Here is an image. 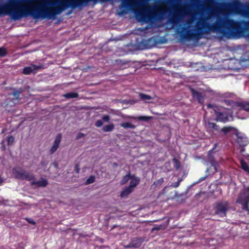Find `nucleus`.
Wrapping results in <instances>:
<instances>
[{
  "label": "nucleus",
  "instance_id": "f03ea898",
  "mask_svg": "<svg viewBox=\"0 0 249 249\" xmlns=\"http://www.w3.org/2000/svg\"><path fill=\"white\" fill-rule=\"evenodd\" d=\"M188 14V10L186 8H176L169 18V22L172 24H176L180 21L183 18Z\"/></svg>",
  "mask_w": 249,
  "mask_h": 249
},
{
  "label": "nucleus",
  "instance_id": "423d86ee",
  "mask_svg": "<svg viewBox=\"0 0 249 249\" xmlns=\"http://www.w3.org/2000/svg\"><path fill=\"white\" fill-rule=\"evenodd\" d=\"M227 210V205L226 203H217L214 208V213L221 217L225 216Z\"/></svg>",
  "mask_w": 249,
  "mask_h": 249
},
{
  "label": "nucleus",
  "instance_id": "b1692460",
  "mask_svg": "<svg viewBox=\"0 0 249 249\" xmlns=\"http://www.w3.org/2000/svg\"><path fill=\"white\" fill-rule=\"evenodd\" d=\"M132 176V175L130 174V172H128L127 175L124 176L122 180H121V184H126L128 180L130 179V177Z\"/></svg>",
  "mask_w": 249,
  "mask_h": 249
},
{
  "label": "nucleus",
  "instance_id": "ea45409f",
  "mask_svg": "<svg viewBox=\"0 0 249 249\" xmlns=\"http://www.w3.org/2000/svg\"><path fill=\"white\" fill-rule=\"evenodd\" d=\"M26 220L29 223H31L33 225H35L36 224V222L32 219H31V218H26Z\"/></svg>",
  "mask_w": 249,
  "mask_h": 249
},
{
  "label": "nucleus",
  "instance_id": "ddd939ff",
  "mask_svg": "<svg viewBox=\"0 0 249 249\" xmlns=\"http://www.w3.org/2000/svg\"><path fill=\"white\" fill-rule=\"evenodd\" d=\"M130 182L128 187L134 190V188L140 183V178L136 177L135 175H132L130 177Z\"/></svg>",
  "mask_w": 249,
  "mask_h": 249
},
{
  "label": "nucleus",
  "instance_id": "473e14b6",
  "mask_svg": "<svg viewBox=\"0 0 249 249\" xmlns=\"http://www.w3.org/2000/svg\"><path fill=\"white\" fill-rule=\"evenodd\" d=\"M207 196V193L205 192H200L197 194L196 196V198L197 199H199L201 198H203L204 197Z\"/></svg>",
  "mask_w": 249,
  "mask_h": 249
},
{
  "label": "nucleus",
  "instance_id": "a878e982",
  "mask_svg": "<svg viewBox=\"0 0 249 249\" xmlns=\"http://www.w3.org/2000/svg\"><path fill=\"white\" fill-rule=\"evenodd\" d=\"M233 127L231 126H224L221 130L220 129V132H223L225 134H227L231 131Z\"/></svg>",
  "mask_w": 249,
  "mask_h": 249
},
{
  "label": "nucleus",
  "instance_id": "4468645a",
  "mask_svg": "<svg viewBox=\"0 0 249 249\" xmlns=\"http://www.w3.org/2000/svg\"><path fill=\"white\" fill-rule=\"evenodd\" d=\"M31 184L32 186L36 185L38 187H45L48 184V181L45 178H41L39 180L32 181Z\"/></svg>",
  "mask_w": 249,
  "mask_h": 249
},
{
  "label": "nucleus",
  "instance_id": "9b49d317",
  "mask_svg": "<svg viewBox=\"0 0 249 249\" xmlns=\"http://www.w3.org/2000/svg\"><path fill=\"white\" fill-rule=\"evenodd\" d=\"M236 136V142L240 147H244L249 144V141L247 137L243 135H240L238 134H237Z\"/></svg>",
  "mask_w": 249,
  "mask_h": 249
},
{
  "label": "nucleus",
  "instance_id": "4c0bfd02",
  "mask_svg": "<svg viewBox=\"0 0 249 249\" xmlns=\"http://www.w3.org/2000/svg\"><path fill=\"white\" fill-rule=\"evenodd\" d=\"M85 136V134H84L83 133H79L76 135V136L75 137V139L78 140L80 139H81V138L84 137Z\"/></svg>",
  "mask_w": 249,
  "mask_h": 249
},
{
  "label": "nucleus",
  "instance_id": "cd10ccee",
  "mask_svg": "<svg viewBox=\"0 0 249 249\" xmlns=\"http://www.w3.org/2000/svg\"><path fill=\"white\" fill-rule=\"evenodd\" d=\"M95 180V177L94 175H91L89 176V177L87 179L85 184H89L93 183Z\"/></svg>",
  "mask_w": 249,
  "mask_h": 249
},
{
  "label": "nucleus",
  "instance_id": "72a5a7b5",
  "mask_svg": "<svg viewBox=\"0 0 249 249\" xmlns=\"http://www.w3.org/2000/svg\"><path fill=\"white\" fill-rule=\"evenodd\" d=\"M103 124V122L102 120H98L96 121L95 125L96 127H101Z\"/></svg>",
  "mask_w": 249,
  "mask_h": 249
},
{
  "label": "nucleus",
  "instance_id": "412c9836",
  "mask_svg": "<svg viewBox=\"0 0 249 249\" xmlns=\"http://www.w3.org/2000/svg\"><path fill=\"white\" fill-rule=\"evenodd\" d=\"M241 168L249 174V166L247 163L242 160L241 161Z\"/></svg>",
  "mask_w": 249,
  "mask_h": 249
},
{
  "label": "nucleus",
  "instance_id": "1a4fd4ad",
  "mask_svg": "<svg viewBox=\"0 0 249 249\" xmlns=\"http://www.w3.org/2000/svg\"><path fill=\"white\" fill-rule=\"evenodd\" d=\"M215 114L216 121L226 123L229 121V116L226 112L215 111Z\"/></svg>",
  "mask_w": 249,
  "mask_h": 249
},
{
  "label": "nucleus",
  "instance_id": "49530a36",
  "mask_svg": "<svg viewBox=\"0 0 249 249\" xmlns=\"http://www.w3.org/2000/svg\"><path fill=\"white\" fill-rule=\"evenodd\" d=\"M240 151H241V153H243L245 151V149L244 148H242L241 149Z\"/></svg>",
  "mask_w": 249,
  "mask_h": 249
},
{
  "label": "nucleus",
  "instance_id": "5701e85b",
  "mask_svg": "<svg viewBox=\"0 0 249 249\" xmlns=\"http://www.w3.org/2000/svg\"><path fill=\"white\" fill-rule=\"evenodd\" d=\"M164 182V179L162 178H161L158 180H156L154 182L153 184L152 185V187L155 186V187H159Z\"/></svg>",
  "mask_w": 249,
  "mask_h": 249
},
{
  "label": "nucleus",
  "instance_id": "de8ad7c7",
  "mask_svg": "<svg viewBox=\"0 0 249 249\" xmlns=\"http://www.w3.org/2000/svg\"><path fill=\"white\" fill-rule=\"evenodd\" d=\"M119 227V226H117V225H114V226H113V227L112 228V229H114V228H116V227Z\"/></svg>",
  "mask_w": 249,
  "mask_h": 249
},
{
  "label": "nucleus",
  "instance_id": "f8f14e48",
  "mask_svg": "<svg viewBox=\"0 0 249 249\" xmlns=\"http://www.w3.org/2000/svg\"><path fill=\"white\" fill-rule=\"evenodd\" d=\"M191 91L194 98L196 99L199 103L201 104H203L204 102V96L202 95L201 92L194 89H191Z\"/></svg>",
  "mask_w": 249,
  "mask_h": 249
},
{
  "label": "nucleus",
  "instance_id": "aec40b11",
  "mask_svg": "<svg viewBox=\"0 0 249 249\" xmlns=\"http://www.w3.org/2000/svg\"><path fill=\"white\" fill-rule=\"evenodd\" d=\"M79 95L76 92H69L64 95V96L67 99L77 98Z\"/></svg>",
  "mask_w": 249,
  "mask_h": 249
},
{
  "label": "nucleus",
  "instance_id": "c756f323",
  "mask_svg": "<svg viewBox=\"0 0 249 249\" xmlns=\"http://www.w3.org/2000/svg\"><path fill=\"white\" fill-rule=\"evenodd\" d=\"M14 141H15V138L13 136L11 135V136H8L7 139V145H12L13 144Z\"/></svg>",
  "mask_w": 249,
  "mask_h": 249
},
{
  "label": "nucleus",
  "instance_id": "6e6552de",
  "mask_svg": "<svg viewBox=\"0 0 249 249\" xmlns=\"http://www.w3.org/2000/svg\"><path fill=\"white\" fill-rule=\"evenodd\" d=\"M42 65H36L31 64L30 66L25 67L23 69V73L24 74H30L32 73L35 72L37 70L43 68Z\"/></svg>",
  "mask_w": 249,
  "mask_h": 249
},
{
  "label": "nucleus",
  "instance_id": "39448f33",
  "mask_svg": "<svg viewBox=\"0 0 249 249\" xmlns=\"http://www.w3.org/2000/svg\"><path fill=\"white\" fill-rule=\"evenodd\" d=\"M236 202H249V187L244 188L241 191Z\"/></svg>",
  "mask_w": 249,
  "mask_h": 249
},
{
  "label": "nucleus",
  "instance_id": "20e7f679",
  "mask_svg": "<svg viewBox=\"0 0 249 249\" xmlns=\"http://www.w3.org/2000/svg\"><path fill=\"white\" fill-rule=\"evenodd\" d=\"M145 238L143 237H134L131 240L130 242L125 246V248H138L142 245Z\"/></svg>",
  "mask_w": 249,
  "mask_h": 249
},
{
  "label": "nucleus",
  "instance_id": "c03bdc74",
  "mask_svg": "<svg viewBox=\"0 0 249 249\" xmlns=\"http://www.w3.org/2000/svg\"><path fill=\"white\" fill-rule=\"evenodd\" d=\"M207 107L208 108H213V105H212V104H208L207 105Z\"/></svg>",
  "mask_w": 249,
  "mask_h": 249
},
{
  "label": "nucleus",
  "instance_id": "0eeeda50",
  "mask_svg": "<svg viewBox=\"0 0 249 249\" xmlns=\"http://www.w3.org/2000/svg\"><path fill=\"white\" fill-rule=\"evenodd\" d=\"M205 128L207 132L212 135L214 132H219L220 127L215 123L208 122L205 124Z\"/></svg>",
  "mask_w": 249,
  "mask_h": 249
},
{
  "label": "nucleus",
  "instance_id": "f257e3e1",
  "mask_svg": "<svg viewBox=\"0 0 249 249\" xmlns=\"http://www.w3.org/2000/svg\"><path fill=\"white\" fill-rule=\"evenodd\" d=\"M242 6V3L239 0L223 4L222 10L223 15L226 14L224 11L232 13H238ZM210 12L205 18H201L195 26V31L187 27H183L179 33L182 39L188 40L200 38L204 30L216 31L223 36H234L241 33L244 29H249V21H237L232 18L223 17L220 15L217 9H208Z\"/></svg>",
  "mask_w": 249,
  "mask_h": 249
},
{
  "label": "nucleus",
  "instance_id": "09e8293b",
  "mask_svg": "<svg viewBox=\"0 0 249 249\" xmlns=\"http://www.w3.org/2000/svg\"><path fill=\"white\" fill-rule=\"evenodd\" d=\"M247 13H249V5L248 6L247 10Z\"/></svg>",
  "mask_w": 249,
  "mask_h": 249
},
{
  "label": "nucleus",
  "instance_id": "9d476101",
  "mask_svg": "<svg viewBox=\"0 0 249 249\" xmlns=\"http://www.w3.org/2000/svg\"><path fill=\"white\" fill-rule=\"evenodd\" d=\"M62 135L61 134H58L56 136L54 141L53 143V146L50 150V154H53L56 152L59 147L60 142L61 141Z\"/></svg>",
  "mask_w": 249,
  "mask_h": 249
},
{
  "label": "nucleus",
  "instance_id": "58836bf2",
  "mask_svg": "<svg viewBox=\"0 0 249 249\" xmlns=\"http://www.w3.org/2000/svg\"><path fill=\"white\" fill-rule=\"evenodd\" d=\"M74 168H75V173L77 174L79 173V172H80L79 164H76L75 165Z\"/></svg>",
  "mask_w": 249,
  "mask_h": 249
},
{
  "label": "nucleus",
  "instance_id": "e433bc0d",
  "mask_svg": "<svg viewBox=\"0 0 249 249\" xmlns=\"http://www.w3.org/2000/svg\"><path fill=\"white\" fill-rule=\"evenodd\" d=\"M109 120H110V117L107 115H104L102 117L103 122L104 121L105 122H109Z\"/></svg>",
  "mask_w": 249,
  "mask_h": 249
},
{
  "label": "nucleus",
  "instance_id": "37998d69",
  "mask_svg": "<svg viewBox=\"0 0 249 249\" xmlns=\"http://www.w3.org/2000/svg\"><path fill=\"white\" fill-rule=\"evenodd\" d=\"M75 207L77 208V210H80L81 209V206L80 205L75 206Z\"/></svg>",
  "mask_w": 249,
  "mask_h": 249
},
{
  "label": "nucleus",
  "instance_id": "a18cd8bd",
  "mask_svg": "<svg viewBox=\"0 0 249 249\" xmlns=\"http://www.w3.org/2000/svg\"><path fill=\"white\" fill-rule=\"evenodd\" d=\"M2 182H3V180H2V178H0V185H1V184L2 183Z\"/></svg>",
  "mask_w": 249,
  "mask_h": 249
},
{
  "label": "nucleus",
  "instance_id": "a211bd4d",
  "mask_svg": "<svg viewBox=\"0 0 249 249\" xmlns=\"http://www.w3.org/2000/svg\"><path fill=\"white\" fill-rule=\"evenodd\" d=\"M114 128V125L113 124H111L104 125L102 128V130L105 132H108L112 131Z\"/></svg>",
  "mask_w": 249,
  "mask_h": 249
},
{
  "label": "nucleus",
  "instance_id": "f3484780",
  "mask_svg": "<svg viewBox=\"0 0 249 249\" xmlns=\"http://www.w3.org/2000/svg\"><path fill=\"white\" fill-rule=\"evenodd\" d=\"M133 190L129 187H125L121 193L120 196L122 197L127 196L131 193L133 192Z\"/></svg>",
  "mask_w": 249,
  "mask_h": 249
},
{
  "label": "nucleus",
  "instance_id": "79ce46f5",
  "mask_svg": "<svg viewBox=\"0 0 249 249\" xmlns=\"http://www.w3.org/2000/svg\"><path fill=\"white\" fill-rule=\"evenodd\" d=\"M193 20L192 19H188L186 22L188 26H190L191 24L192 23Z\"/></svg>",
  "mask_w": 249,
  "mask_h": 249
},
{
  "label": "nucleus",
  "instance_id": "a19ab883",
  "mask_svg": "<svg viewBox=\"0 0 249 249\" xmlns=\"http://www.w3.org/2000/svg\"><path fill=\"white\" fill-rule=\"evenodd\" d=\"M207 177V176H205L204 177L200 178L199 180L197 181V183H199L203 180H204Z\"/></svg>",
  "mask_w": 249,
  "mask_h": 249
},
{
  "label": "nucleus",
  "instance_id": "6ab92c4d",
  "mask_svg": "<svg viewBox=\"0 0 249 249\" xmlns=\"http://www.w3.org/2000/svg\"><path fill=\"white\" fill-rule=\"evenodd\" d=\"M132 118L134 120L139 121H148L152 119L151 116H140L138 117H134Z\"/></svg>",
  "mask_w": 249,
  "mask_h": 249
},
{
  "label": "nucleus",
  "instance_id": "f704fd0d",
  "mask_svg": "<svg viewBox=\"0 0 249 249\" xmlns=\"http://www.w3.org/2000/svg\"><path fill=\"white\" fill-rule=\"evenodd\" d=\"M242 207L241 208L244 211L249 212V209L248 206V203H241Z\"/></svg>",
  "mask_w": 249,
  "mask_h": 249
},
{
  "label": "nucleus",
  "instance_id": "2eb2a0df",
  "mask_svg": "<svg viewBox=\"0 0 249 249\" xmlns=\"http://www.w3.org/2000/svg\"><path fill=\"white\" fill-rule=\"evenodd\" d=\"M237 107L241 109L249 112V102H239L236 103Z\"/></svg>",
  "mask_w": 249,
  "mask_h": 249
},
{
  "label": "nucleus",
  "instance_id": "7c9ffc66",
  "mask_svg": "<svg viewBox=\"0 0 249 249\" xmlns=\"http://www.w3.org/2000/svg\"><path fill=\"white\" fill-rule=\"evenodd\" d=\"M7 53V51L4 47H0V57H4L6 55Z\"/></svg>",
  "mask_w": 249,
  "mask_h": 249
},
{
  "label": "nucleus",
  "instance_id": "4be33fe9",
  "mask_svg": "<svg viewBox=\"0 0 249 249\" xmlns=\"http://www.w3.org/2000/svg\"><path fill=\"white\" fill-rule=\"evenodd\" d=\"M121 126L124 127V128H132L134 129L136 127V126L130 123L125 122L122 123L120 124Z\"/></svg>",
  "mask_w": 249,
  "mask_h": 249
},
{
  "label": "nucleus",
  "instance_id": "8fccbe9b",
  "mask_svg": "<svg viewBox=\"0 0 249 249\" xmlns=\"http://www.w3.org/2000/svg\"><path fill=\"white\" fill-rule=\"evenodd\" d=\"M2 148L3 149V150H4V149H5V147H4V146H3V147H2Z\"/></svg>",
  "mask_w": 249,
  "mask_h": 249
},
{
  "label": "nucleus",
  "instance_id": "c85d7f7f",
  "mask_svg": "<svg viewBox=\"0 0 249 249\" xmlns=\"http://www.w3.org/2000/svg\"><path fill=\"white\" fill-rule=\"evenodd\" d=\"M173 161L174 163V167L176 170H178L180 167V163L179 161L176 158H174Z\"/></svg>",
  "mask_w": 249,
  "mask_h": 249
},
{
  "label": "nucleus",
  "instance_id": "7ed1b4c3",
  "mask_svg": "<svg viewBox=\"0 0 249 249\" xmlns=\"http://www.w3.org/2000/svg\"><path fill=\"white\" fill-rule=\"evenodd\" d=\"M13 173L16 178L25 179L28 181H35V177L32 173H30L24 170L14 168L13 169Z\"/></svg>",
  "mask_w": 249,
  "mask_h": 249
},
{
  "label": "nucleus",
  "instance_id": "bb28decb",
  "mask_svg": "<svg viewBox=\"0 0 249 249\" xmlns=\"http://www.w3.org/2000/svg\"><path fill=\"white\" fill-rule=\"evenodd\" d=\"M22 89H20V90H14L13 92L11 93V95H12L16 99H18L19 98V95L22 92Z\"/></svg>",
  "mask_w": 249,
  "mask_h": 249
},
{
  "label": "nucleus",
  "instance_id": "c9c22d12",
  "mask_svg": "<svg viewBox=\"0 0 249 249\" xmlns=\"http://www.w3.org/2000/svg\"><path fill=\"white\" fill-rule=\"evenodd\" d=\"M182 181V179L181 178H178V181L174 183L173 184H172V186L174 187V188H177L179 186V184H180V182Z\"/></svg>",
  "mask_w": 249,
  "mask_h": 249
},
{
  "label": "nucleus",
  "instance_id": "2f4dec72",
  "mask_svg": "<svg viewBox=\"0 0 249 249\" xmlns=\"http://www.w3.org/2000/svg\"><path fill=\"white\" fill-rule=\"evenodd\" d=\"M165 228H166V227L164 225H160L157 226L153 228L151 231H159L160 230L165 229Z\"/></svg>",
  "mask_w": 249,
  "mask_h": 249
},
{
  "label": "nucleus",
  "instance_id": "393cba45",
  "mask_svg": "<svg viewBox=\"0 0 249 249\" xmlns=\"http://www.w3.org/2000/svg\"><path fill=\"white\" fill-rule=\"evenodd\" d=\"M139 97L140 99L143 101H148L152 99V97L149 95H147L144 93H140L139 94Z\"/></svg>",
  "mask_w": 249,
  "mask_h": 249
},
{
  "label": "nucleus",
  "instance_id": "dca6fc26",
  "mask_svg": "<svg viewBox=\"0 0 249 249\" xmlns=\"http://www.w3.org/2000/svg\"><path fill=\"white\" fill-rule=\"evenodd\" d=\"M152 38H148L146 40H142L139 44L140 46H142V49H147L149 48V44L153 42Z\"/></svg>",
  "mask_w": 249,
  "mask_h": 249
}]
</instances>
